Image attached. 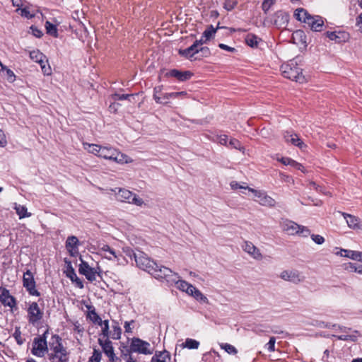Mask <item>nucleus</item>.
I'll list each match as a JSON object with an SVG mask.
<instances>
[{"mask_svg":"<svg viewBox=\"0 0 362 362\" xmlns=\"http://www.w3.org/2000/svg\"><path fill=\"white\" fill-rule=\"evenodd\" d=\"M134 260L136 266L141 269L147 272L157 279H165L170 286H175L177 289L181 290L180 276L170 269L158 265L141 251H138L137 254L134 255Z\"/></svg>","mask_w":362,"mask_h":362,"instance_id":"obj_1","label":"nucleus"},{"mask_svg":"<svg viewBox=\"0 0 362 362\" xmlns=\"http://www.w3.org/2000/svg\"><path fill=\"white\" fill-rule=\"evenodd\" d=\"M49 350L50 362H68L69 353L62 345V339L58 335L52 336L49 341Z\"/></svg>","mask_w":362,"mask_h":362,"instance_id":"obj_2","label":"nucleus"},{"mask_svg":"<svg viewBox=\"0 0 362 362\" xmlns=\"http://www.w3.org/2000/svg\"><path fill=\"white\" fill-rule=\"evenodd\" d=\"M284 77L298 83H304L305 78L302 72V68L298 65V59H293L281 66Z\"/></svg>","mask_w":362,"mask_h":362,"instance_id":"obj_3","label":"nucleus"},{"mask_svg":"<svg viewBox=\"0 0 362 362\" xmlns=\"http://www.w3.org/2000/svg\"><path fill=\"white\" fill-rule=\"evenodd\" d=\"M100 157L119 164L130 163L133 161L127 155L111 146H103Z\"/></svg>","mask_w":362,"mask_h":362,"instance_id":"obj_4","label":"nucleus"},{"mask_svg":"<svg viewBox=\"0 0 362 362\" xmlns=\"http://www.w3.org/2000/svg\"><path fill=\"white\" fill-rule=\"evenodd\" d=\"M204 43V42H203V39L197 40L189 47L182 50V57H185L187 58H192L195 54H199V56L195 57L194 59H200L201 57H207L210 56L211 51L209 47H200Z\"/></svg>","mask_w":362,"mask_h":362,"instance_id":"obj_5","label":"nucleus"},{"mask_svg":"<svg viewBox=\"0 0 362 362\" xmlns=\"http://www.w3.org/2000/svg\"><path fill=\"white\" fill-rule=\"evenodd\" d=\"M117 189L115 188L111 189L110 190L115 193L116 199L118 201L132 204L138 206H141L144 204L143 199L132 192L122 188L118 189L117 192Z\"/></svg>","mask_w":362,"mask_h":362,"instance_id":"obj_6","label":"nucleus"},{"mask_svg":"<svg viewBox=\"0 0 362 362\" xmlns=\"http://www.w3.org/2000/svg\"><path fill=\"white\" fill-rule=\"evenodd\" d=\"M98 250L100 255L110 261L117 262L118 264H124L128 262L122 254L107 244L99 245Z\"/></svg>","mask_w":362,"mask_h":362,"instance_id":"obj_7","label":"nucleus"},{"mask_svg":"<svg viewBox=\"0 0 362 362\" xmlns=\"http://www.w3.org/2000/svg\"><path fill=\"white\" fill-rule=\"evenodd\" d=\"M26 310L28 322L33 326L37 325L43 317V310L36 302L30 303Z\"/></svg>","mask_w":362,"mask_h":362,"instance_id":"obj_8","label":"nucleus"},{"mask_svg":"<svg viewBox=\"0 0 362 362\" xmlns=\"http://www.w3.org/2000/svg\"><path fill=\"white\" fill-rule=\"evenodd\" d=\"M130 350L132 352L148 355L153 354L151 345L139 338H133L130 344Z\"/></svg>","mask_w":362,"mask_h":362,"instance_id":"obj_9","label":"nucleus"},{"mask_svg":"<svg viewBox=\"0 0 362 362\" xmlns=\"http://www.w3.org/2000/svg\"><path fill=\"white\" fill-rule=\"evenodd\" d=\"M46 333L42 336L36 337L34 339L33 342V348L31 352L33 355L38 357H43L49 350V345H47L46 337Z\"/></svg>","mask_w":362,"mask_h":362,"instance_id":"obj_10","label":"nucleus"},{"mask_svg":"<svg viewBox=\"0 0 362 362\" xmlns=\"http://www.w3.org/2000/svg\"><path fill=\"white\" fill-rule=\"evenodd\" d=\"M185 291L189 296L193 297L201 303H209V300L198 288L191 284L182 280V292Z\"/></svg>","mask_w":362,"mask_h":362,"instance_id":"obj_11","label":"nucleus"},{"mask_svg":"<svg viewBox=\"0 0 362 362\" xmlns=\"http://www.w3.org/2000/svg\"><path fill=\"white\" fill-rule=\"evenodd\" d=\"M181 95L180 92L164 93L161 92L159 87L155 88L153 98L155 100L161 104H168L171 102V99L179 98Z\"/></svg>","mask_w":362,"mask_h":362,"instance_id":"obj_12","label":"nucleus"},{"mask_svg":"<svg viewBox=\"0 0 362 362\" xmlns=\"http://www.w3.org/2000/svg\"><path fill=\"white\" fill-rule=\"evenodd\" d=\"M248 191L254 194L255 197L258 199L255 201L258 202L262 206L273 207L276 205V201L264 191L257 190L252 188H248Z\"/></svg>","mask_w":362,"mask_h":362,"instance_id":"obj_13","label":"nucleus"},{"mask_svg":"<svg viewBox=\"0 0 362 362\" xmlns=\"http://www.w3.org/2000/svg\"><path fill=\"white\" fill-rule=\"evenodd\" d=\"M0 302L4 306L10 308L11 310L16 308V299L4 287H0Z\"/></svg>","mask_w":362,"mask_h":362,"instance_id":"obj_14","label":"nucleus"},{"mask_svg":"<svg viewBox=\"0 0 362 362\" xmlns=\"http://www.w3.org/2000/svg\"><path fill=\"white\" fill-rule=\"evenodd\" d=\"M23 286L32 296H39L40 293L35 288V281L33 275L30 270H27L23 278Z\"/></svg>","mask_w":362,"mask_h":362,"instance_id":"obj_15","label":"nucleus"},{"mask_svg":"<svg viewBox=\"0 0 362 362\" xmlns=\"http://www.w3.org/2000/svg\"><path fill=\"white\" fill-rule=\"evenodd\" d=\"M290 16L288 13L279 10L272 16L274 25L278 28H286L288 23Z\"/></svg>","mask_w":362,"mask_h":362,"instance_id":"obj_16","label":"nucleus"},{"mask_svg":"<svg viewBox=\"0 0 362 362\" xmlns=\"http://www.w3.org/2000/svg\"><path fill=\"white\" fill-rule=\"evenodd\" d=\"M78 271L80 274L84 275L90 281H93L96 279V274L98 273L96 269L90 267L86 262L82 259Z\"/></svg>","mask_w":362,"mask_h":362,"instance_id":"obj_17","label":"nucleus"},{"mask_svg":"<svg viewBox=\"0 0 362 362\" xmlns=\"http://www.w3.org/2000/svg\"><path fill=\"white\" fill-rule=\"evenodd\" d=\"M281 278L285 281H291L293 284H298L303 280V277L300 272L296 270H285L281 273Z\"/></svg>","mask_w":362,"mask_h":362,"instance_id":"obj_18","label":"nucleus"},{"mask_svg":"<svg viewBox=\"0 0 362 362\" xmlns=\"http://www.w3.org/2000/svg\"><path fill=\"white\" fill-rule=\"evenodd\" d=\"M308 26L315 32H320L324 26V21L322 17L319 16H309L306 23Z\"/></svg>","mask_w":362,"mask_h":362,"instance_id":"obj_19","label":"nucleus"},{"mask_svg":"<svg viewBox=\"0 0 362 362\" xmlns=\"http://www.w3.org/2000/svg\"><path fill=\"white\" fill-rule=\"evenodd\" d=\"M243 250L249 254L254 259L260 260L262 259V255L260 250L250 241H245L242 246Z\"/></svg>","mask_w":362,"mask_h":362,"instance_id":"obj_20","label":"nucleus"},{"mask_svg":"<svg viewBox=\"0 0 362 362\" xmlns=\"http://www.w3.org/2000/svg\"><path fill=\"white\" fill-rule=\"evenodd\" d=\"M65 263L66 264V276L69 277L73 282H75L76 286L80 288H83V281L77 276L74 268L72 267L71 262L65 259Z\"/></svg>","mask_w":362,"mask_h":362,"instance_id":"obj_21","label":"nucleus"},{"mask_svg":"<svg viewBox=\"0 0 362 362\" xmlns=\"http://www.w3.org/2000/svg\"><path fill=\"white\" fill-rule=\"evenodd\" d=\"M98 341L104 354L106 356H112V352H114V348L112 346V343L109 339V338L103 339L102 337H99Z\"/></svg>","mask_w":362,"mask_h":362,"instance_id":"obj_22","label":"nucleus"},{"mask_svg":"<svg viewBox=\"0 0 362 362\" xmlns=\"http://www.w3.org/2000/svg\"><path fill=\"white\" fill-rule=\"evenodd\" d=\"M282 228L289 235H295L298 233L299 225L292 221L286 220L282 223Z\"/></svg>","mask_w":362,"mask_h":362,"instance_id":"obj_23","label":"nucleus"},{"mask_svg":"<svg viewBox=\"0 0 362 362\" xmlns=\"http://www.w3.org/2000/svg\"><path fill=\"white\" fill-rule=\"evenodd\" d=\"M339 213L346 219V223L350 228L356 229L359 228V219L357 217L345 212L339 211Z\"/></svg>","mask_w":362,"mask_h":362,"instance_id":"obj_24","label":"nucleus"},{"mask_svg":"<svg viewBox=\"0 0 362 362\" xmlns=\"http://www.w3.org/2000/svg\"><path fill=\"white\" fill-rule=\"evenodd\" d=\"M86 308L88 309L87 318L95 324L100 325L102 323L103 320L95 312V308L90 305H87Z\"/></svg>","mask_w":362,"mask_h":362,"instance_id":"obj_25","label":"nucleus"},{"mask_svg":"<svg viewBox=\"0 0 362 362\" xmlns=\"http://www.w3.org/2000/svg\"><path fill=\"white\" fill-rule=\"evenodd\" d=\"M83 147L88 152L93 153L98 157H100V153L102 149V146L94 144H88L87 142L83 143Z\"/></svg>","mask_w":362,"mask_h":362,"instance_id":"obj_26","label":"nucleus"},{"mask_svg":"<svg viewBox=\"0 0 362 362\" xmlns=\"http://www.w3.org/2000/svg\"><path fill=\"white\" fill-rule=\"evenodd\" d=\"M170 354L168 351L156 352L151 358V362H170Z\"/></svg>","mask_w":362,"mask_h":362,"instance_id":"obj_27","label":"nucleus"},{"mask_svg":"<svg viewBox=\"0 0 362 362\" xmlns=\"http://www.w3.org/2000/svg\"><path fill=\"white\" fill-rule=\"evenodd\" d=\"M310 14L304 8H300L295 11L294 16L296 20L306 23L307 19L309 18Z\"/></svg>","mask_w":362,"mask_h":362,"instance_id":"obj_28","label":"nucleus"},{"mask_svg":"<svg viewBox=\"0 0 362 362\" xmlns=\"http://www.w3.org/2000/svg\"><path fill=\"white\" fill-rule=\"evenodd\" d=\"M218 28H219L218 25L216 28H214L212 25H208L201 37V39H203V42L205 43L209 41L214 35Z\"/></svg>","mask_w":362,"mask_h":362,"instance_id":"obj_29","label":"nucleus"},{"mask_svg":"<svg viewBox=\"0 0 362 362\" xmlns=\"http://www.w3.org/2000/svg\"><path fill=\"white\" fill-rule=\"evenodd\" d=\"M99 325L101 327V332L99 334L100 337H102L103 339L110 338V331L109 321L103 320Z\"/></svg>","mask_w":362,"mask_h":362,"instance_id":"obj_30","label":"nucleus"},{"mask_svg":"<svg viewBox=\"0 0 362 362\" xmlns=\"http://www.w3.org/2000/svg\"><path fill=\"white\" fill-rule=\"evenodd\" d=\"M260 38L252 33L247 34L245 37V42L251 47H257Z\"/></svg>","mask_w":362,"mask_h":362,"instance_id":"obj_31","label":"nucleus"},{"mask_svg":"<svg viewBox=\"0 0 362 362\" xmlns=\"http://www.w3.org/2000/svg\"><path fill=\"white\" fill-rule=\"evenodd\" d=\"M339 254L342 257H346L353 260H356L357 259H359L360 257L359 251H354L345 249H341Z\"/></svg>","mask_w":362,"mask_h":362,"instance_id":"obj_32","label":"nucleus"},{"mask_svg":"<svg viewBox=\"0 0 362 362\" xmlns=\"http://www.w3.org/2000/svg\"><path fill=\"white\" fill-rule=\"evenodd\" d=\"M112 330L110 331V336L113 339H119L122 335V329L119 327L118 322H114V324L112 326Z\"/></svg>","mask_w":362,"mask_h":362,"instance_id":"obj_33","label":"nucleus"},{"mask_svg":"<svg viewBox=\"0 0 362 362\" xmlns=\"http://www.w3.org/2000/svg\"><path fill=\"white\" fill-rule=\"evenodd\" d=\"M14 209L20 218L30 217L31 216V214L28 212L27 208L25 206L16 204Z\"/></svg>","mask_w":362,"mask_h":362,"instance_id":"obj_34","label":"nucleus"},{"mask_svg":"<svg viewBox=\"0 0 362 362\" xmlns=\"http://www.w3.org/2000/svg\"><path fill=\"white\" fill-rule=\"evenodd\" d=\"M199 341L197 340L187 338L185 343H182V349L187 348L188 349H197L199 346Z\"/></svg>","mask_w":362,"mask_h":362,"instance_id":"obj_35","label":"nucleus"},{"mask_svg":"<svg viewBox=\"0 0 362 362\" xmlns=\"http://www.w3.org/2000/svg\"><path fill=\"white\" fill-rule=\"evenodd\" d=\"M30 57L33 61L38 64L43 62V59L46 58V57L37 49L30 52Z\"/></svg>","mask_w":362,"mask_h":362,"instance_id":"obj_36","label":"nucleus"},{"mask_svg":"<svg viewBox=\"0 0 362 362\" xmlns=\"http://www.w3.org/2000/svg\"><path fill=\"white\" fill-rule=\"evenodd\" d=\"M358 332L354 331L352 334H341L339 336L334 335V337H337L339 340L343 341H356L358 337Z\"/></svg>","mask_w":362,"mask_h":362,"instance_id":"obj_37","label":"nucleus"},{"mask_svg":"<svg viewBox=\"0 0 362 362\" xmlns=\"http://www.w3.org/2000/svg\"><path fill=\"white\" fill-rule=\"evenodd\" d=\"M45 28H46L47 33L49 35L54 36V37H57L58 32H57V28L56 25H54V23L47 21L45 23Z\"/></svg>","mask_w":362,"mask_h":362,"instance_id":"obj_38","label":"nucleus"},{"mask_svg":"<svg viewBox=\"0 0 362 362\" xmlns=\"http://www.w3.org/2000/svg\"><path fill=\"white\" fill-rule=\"evenodd\" d=\"M327 37L331 40H334L337 42H341L342 41V37H344V34L341 33L337 32H327Z\"/></svg>","mask_w":362,"mask_h":362,"instance_id":"obj_39","label":"nucleus"},{"mask_svg":"<svg viewBox=\"0 0 362 362\" xmlns=\"http://www.w3.org/2000/svg\"><path fill=\"white\" fill-rule=\"evenodd\" d=\"M78 245V240L76 236L71 235L67 238L66 241V248H77Z\"/></svg>","mask_w":362,"mask_h":362,"instance_id":"obj_40","label":"nucleus"},{"mask_svg":"<svg viewBox=\"0 0 362 362\" xmlns=\"http://www.w3.org/2000/svg\"><path fill=\"white\" fill-rule=\"evenodd\" d=\"M288 143H291L294 146H296L299 147L300 148H303L305 145L304 143L300 140V139L298 137V136L296 134H293L291 138L288 141Z\"/></svg>","mask_w":362,"mask_h":362,"instance_id":"obj_41","label":"nucleus"},{"mask_svg":"<svg viewBox=\"0 0 362 362\" xmlns=\"http://www.w3.org/2000/svg\"><path fill=\"white\" fill-rule=\"evenodd\" d=\"M39 64L45 75L49 76L52 74L51 67L47 65V60L46 59H43V62Z\"/></svg>","mask_w":362,"mask_h":362,"instance_id":"obj_42","label":"nucleus"},{"mask_svg":"<svg viewBox=\"0 0 362 362\" xmlns=\"http://www.w3.org/2000/svg\"><path fill=\"white\" fill-rule=\"evenodd\" d=\"M276 2V0H264L262 4V8L265 13H267L272 6H273Z\"/></svg>","mask_w":362,"mask_h":362,"instance_id":"obj_43","label":"nucleus"},{"mask_svg":"<svg viewBox=\"0 0 362 362\" xmlns=\"http://www.w3.org/2000/svg\"><path fill=\"white\" fill-rule=\"evenodd\" d=\"M13 337L16 339L18 344L22 345L24 343L25 339L23 337L19 328H16Z\"/></svg>","mask_w":362,"mask_h":362,"instance_id":"obj_44","label":"nucleus"},{"mask_svg":"<svg viewBox=\"0 0 362 362\" xmlns=\"http://www.w3.org/2000/svg\"><path fill=\"white\" fill-rule=\"evenodd\" d=\"M221 348L230 354H236L238 353V351L235 349V347L229 344H222Z\"/></svg>","mask_w":362,"mask_h":362,"instance_id":"obj_45","label":"nucleus"},{"mask_svg":"<svg viewBox=\"0 0 362 362\" xmlns=\"http://www.w3.org/2000/svg\"><path fill=\"white\" fill-rule=\"evenodd\" d=\"M133 98V95H129V94H115L112 95V99L116 101V100H131V98Z\"/></svg>","mask_w":362,"mask_h":362,"instance_id":"obj_46","label":"nucleus"},{"mask_svg":"<svg viewBox=\"0 0 362 362\" xmlns=\"http://www.w3.org/2000/svg\"><path fill=\"white\" fill-rule=\"evenodd\" d=\"M101 352L97 349L93 350L92 356L90 358V362H100L101 360Z\"/></svg>","mask_w":362,"mask_h":362,"instance_id":"obj_47","label":"nucleus"},{"mask_svg":"<svg viewBox=\"0 0 362 362\" xmlns=\"http://www.w3.org/2000/svg\"><path fill=\"white\" fill-rule=\"evenodd\" d=\"M165 76L175 77L177 78L179 81L181 80V72L175 69H172L166 71L165 73Z\"/></svg>","mask_w":362,"mask_h":362,"instance_id":"obj_48","label":"nucleus"},{"mask_svg":"<svg viewBox=\"0 0 362 362\" xmlns=\"http://www.w3.org/2000/svg\"><path fill=\"white\" fill-rule=\"evenodd\" d=\"M303 237H308V235H310V230L308 229V228L299 225V229L298 230V233Z\"/></svg>","mask_w":362,"mask_h":362,"instance_id":"obj_49","label":"nucleus"},{"mask_svg":"<svg viewBox=\"0 0 362 362\" xmlns=\"http://www.w3.org/2000/svg\"><path fill=\"white\" fill-rule=\"evenodd\" d=\"M236 4H237L236 0H225L224 8L227 11H231L232 9H233L235 8Z\"/></svg>","mask_w":362,"mask_h":362,"instance_id":"obj_50","label":"nucleus"},{"mask_svg":"<svg viewBox=\"0 0 362 362\" xmlns=\"http://www.w3.org/2000/svg\"><path fill=\"white\" fill-rule=\"evenodd\" d=\"M228 146H230L233 148L239 149L240 150L242 148V145L240 142L235 139H230V140L228 142Z\"/></svg>","mask_w":362,"mask_h":362,"instance_id":"obj_51","label":"nucleus"},{"mask_svg":"<svg viewBox=\"0 0 362 362\" xmlns=\"http://www.w3.org/2000/svg\"><path fill=\"white\" fill-rule=\"evenodd\" d=\"M276 339L274 337H270L269 342L266 344V347L269 352L274 351Z\"/></svg>","mask_w":362,"mask_h":362,"instance_id":"obj_52","label":"nucleus"},{"mask_svg":"<svg viewBox=\"0 0 362 362\" xmlns=\"http://www.w3.org/2000/svg\"><path fill=\"white\" fill-rule=\"evenodd\" d=\"M311 239L317 245H322L325 242V238L320 235L312 234Z\"/></svg>","mask_w":362,"mask_h":362,"instance_id":"obj_53","label":"nucleus"},{"mask_svg":"<svg viewBox=\"0 0 362 362\" xmlns=\"http://www.w3.org/2000/svg\"><path fill=\"white\" fill-rule=\"evenodd\" d=\"M122 252L126 255V256L134 258V255H136L137 252H134L130 247H126L122 248Z\"/></svg>","mask_w":362,"mask_h":362,"instance_id":"obj_54","label":"nucleus"},{"mask_svg":"<svg viewBox=\"0 0 362 362\" xmlns=\"http://www.w3.org/2000/svg\"><path fill=\"white\" fill-rule=\"evenodd\" d=\"M134 323V320L132 321H126L124 322V330L127 333H132L133 327L132 325Z\"/></svg>","mask_w":362,"mask_h":362,"instance_id":"obj_55","label":"nucleus"},{"mask_svg":"<svg viewBox=\"0 0 362 362\" xmlns=\"http://www.w3.org/2000/svg\"><path fill=\"white\" fill-rule=\"evenodd\" d=\"M30 30L32 32V34L37 37H41L42 36V32L38 29L37 27L32 25L30 27Z\"/></svg>","mask_w":362,"mask_h":362,"instance_id":"obj_56","label":"nucleus"},{"mask_svg":"<svg viewBox=\"0 0 362 362\" xmlns=\"http://www.w3.org/2000/svg\"><path fill=\"white\" fill-rule=\"evenodd\" d=\"M7 145V141L6 139V135L4 133L3 130L0 129V146L5 147Z\"/></svg>","mask_w":362,"mask_h":362,"instance_id":"obj_57","label":"nucleus"},{"mask_svg":"<svg viewBox=\"0 0 362 362\" xmlns=\"http://www.w3.org/2000/svg\"><path fill=\"white\" fill-rule=\"evenodd\" d=\"M218 143L221 145L227 146L228 145V136L226 135H221L218 138Z\"/></svg>","mask_w":362,"mask_h":362,"instance_id":"obj_58","label":"nucleus"},{"mask_svg":"<svg viewBox=\"0 0 362 362\" xmlns=\"http://www.w3.org/2000/svg\"><path fill=\"white\" fill-rule=\"evenodd\" d=\"M291 166L293 168H294L297 170H299L302 171L303 173H305V168L303 167V165L302 164L296 162V160H294V163H292Z\"/></svg>","mask_w":362,"mask_h":362,"instance_id":"obj_59","label":"nucleus"},{"mask_svg":"<svg viewBox=\"0 0 362 362\" xmlns=\"http://www.w3.org/2000/svg\"><path fill=\"white\" fill-rule=\"evenodd\" d=\"M283 164L286 165H292V163H294V160L290 158H282L280 160Z\"/></svg>","mask_w":362,"mask_h":362,"instance_id":"obj_60","label":"nucleus"},{"mask_svg":"<svg viewBox=\"0 0 362 362\" xmlns=\"http://www.w3.org/2000/svg\"><path fill=\"white\" fill-rule=\"evenodd\" d=\"M218 47L222 49H224V50H226V51H229V52H234L235 50V48L233 47H229L225 44H223V43H220L218 45Z\"/></svg>","mask_w":362,"mask_h":362,"instance_id":"obj_61","label":"nucleus"},{"mask_svg":"<svg viewBox=\"0 0 362 362\" xmlns=\"http://www.w3.org/2000/svg\"><path fill=\"white\" fill-rule=\"evenodd\" d=\"M193 74L189 71H182V81L191 78Z\"/></svg>","mask_w":362,"mask_h":362,"instance_id":"obj_62","label":"nucleus"},{"mask_svg":"<svg viewBox=\"0 0 362 362\" xmlns=\"http://www.w3.org/2000/svg\"><path fill=\"white\" fill-rule=\"evenodd\" d=\"M4 70L6 71V74H7L8 80L10 81H13L15 78V75H14L13 72L11 70L8 69L6 67V69H4Z\"/></svg>","mask_w":362,"mask_h":362,"instance_id":"obj_63","label":"nucleus"},{"mask_svg":"<svg viewBox=\"0 0 362 362\" xmlns=\"http://www.w3.org/2000/svg\"><path fill=\"white\" fill-rule=\"evenodd\" d=\"M107 356L108 357L110 362H120V360L115 356L114 352H112V356L107 355Z\"/></svg>","mask_w":362,"mask_h":362,"instance_id":"obj_64","label":"nucleus"}]
</instances>
